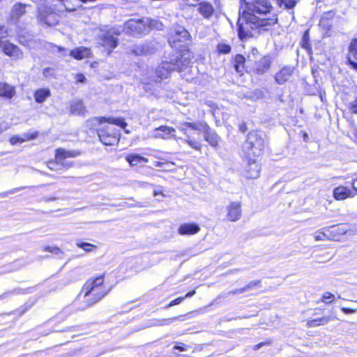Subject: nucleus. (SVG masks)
Listing matches in <instances>:
<instances>
[{
    "label": "nucleus",
    "instance_id": "nucleus-1",
    "mask_svg": "<svg viewBox=\"0 0 357 357\" xmlns=\"http://www.w3.org/2000/svg\"><path fill=\"white\" fill-rule=\"evenodd\" d=\"M276 18L261 17L248 12L243 11L238 21V36L241 39L252 36V31L259 27H266L275 24Z\"/></svg>",
    "mask_w": 357,
    "mask_h": 357
},
{
    "label": "nucleus",
    "instance_id": "nucleus-2",
    "mask_svg": "<svg viewBox=\"0 0 357 357\" xmlns=\"http://www.w3.org/2000/svg\"><path fill=\"white\" fill-rule=\"evenodd\" d=\"M190 58L185 57L184 54L176 61V63L163 62L160 63L154 72V75H151V81L160 82L162 79L168 77L169 73L173 70L182 71L183 66H187L190 63Z\"/></svg>",
    "mask_w": 357,
    "mask_h": 357
},
{
    "label": "nucleus",
    "instance_id": "nucleus-3",
    "mask_svg": "<svg viewBox=\"0 0 357 357\" xmlns=\"http://www.w3.org/2000/svg\"><path fill=\"white\" fill-rule=\"evenodd\" d=\"M103 276H100L93 280H89L84 285L82 292L84 293V296H92L93 297L91 305L96 303L107 294L108 291L103 286Z\"/></svg>",
    "mask_w": 357,
    "mask_h": 357
},
{
    "label": "nucleus",
    "instance_id": "nucleus-4",
    "mask_svg": "<svg viewBox=\"0 0 357 357\" xmlns=\"http://www.w3.org/2000/svg\"><path fill=\"white\" fill-rule=\"evenodd\" d=\"M37 1L38 3L44 1V3L39 4L38 7L37 19L38 22L50 26L57 24L59 21V16L50 5L51 0Z\"/></svg>",
    "mask_w": 357,
    "mask_h": 357
},
{
    "label": "nucleus",
    "instance_id": "nucleus-5",
    "mask_svg": "<svg viewBox=\"0 0 357 357\" xmlns=\"http://www.w3.org/2000/svg\"><path fill=\"white\" fill-rule=\"evenodd\" d=\"M264 147V140L257 132H250L246 142L243 144V150L249 155H259Z\"/></svg>",
    "mask_w": 357,
    "mask_h": 357
},
{
    "label": "nucleus",
    "instance_id": "nucleus-6",
    "mask_svg": "<svg viewBox=\"0 0 357 357\" xmlns=\"http://www.w3.org/2000/svg\"><path fill=\"white\" fill-rule=\"evenodd\" d=\"M252 2L247 3L248 11L260 16L261 17H265L268 14L270 13L272 6L268 0H252Z\"/></svg>",
    "mask_w": 357,
    "mask_h": 357
},
{
    "label": "nucleus",
    "instance_id": "nucleus-7",
    "mask_svg": "<svg viewBox=\"0 0 357 357\" xmlns=\"http://www.w3.org/2000/svg\"><path fill=\"white\" fill-rule=\"evenodd\" d=\"M190 35L189 32L181 26H176L171 33L169 43H174L176 41H186L189 40Z\"/></svg>",
    "mask_w": 357,
    "mask_h": 357
},
{
    "label": "nucleus",
    "instance_id": "nucleus-8",
    "mask_svg": "<svg viewBox=\"0 0 357 357\" xmlns=\"http://www.w3.org/2000/svg\"><path fill=\"white\" fill-rule=\"evenodd\" d=\"M175 132L174 128L161 126L153 130L152 137L155 139H168L171 137L175 138Z\"/></svg>",
    "mask_w": 357,
    "mask_h": 357
},
{
    "label": "nucleus",
    "instance_id": "nucleus-9",
    "mask_svg": "<svg viewBox=\"0 0 357 357\" xmlns=\"http://www.w3.org/2000/svg\"><path fill=\"white\" fill-rule=\"evenodd\" d=\"M124 30L130 34H138L146 30L145 25L141 20H130L125 24Z\"/></svg>",
    "mask_w": 357,
    "mask_h": 357
},
{
    "label": "nucleus",
    "instance_id": "nucleus-10",
    "mask_svg": "<svg viewBox=\"0 0 357 357\" xmlns=\"http://www.w3.org/2000/svg\"><path fill=\"white\" fill-rule=\"evenodd\" d=\"M294 73V68L287 66L282 67L275 75V80L278 84H284L291 77Z\"/></svg>",
    "mask_w": 357,
    "mask_h": 357
},
{
    "label": "nucleus",
    "instance_id": "nucleus-11",
    "mask_svg": "<svg viewBox=\"0 0 357 357\" xmlns=\"http://www.w3.org/2000/svg\"><path fill=\"white\" fill-rule=\"evenodd\" d=\"M2 49L4 54L14 60H18L23 58V52L17 45L10 43H5L2 46Z\"/></svg>",
    "mask_w": 357,
    "mask_h": 357
},
{
    "label": "nucleus",
    "instance_id": "nucleus-12",
    "mask_svg": "<svg viewBox=\"0 0 357 357\" xmlns=\"http://www.w3.org/2000/svg\"><path fill=\"white\" fill-rule=\"evenodd\" d=\"M271 59L268 56H264L257 60L254 61V68L255 72L261 75L266 72L271 67Z\"/></svg>",
    "mask_w": 357,
    "mask_h": 357
},
{
    "label": "nucleus",
    "instance_id": "nucleus-13",
    "mask_svg": "<svg viewBox=\"0 0 357 357\" xmlns=\"http://www.w3.org/2000/svg\"><path fill=\"white\" fill-rule=\"evenodd\" d=\"M241 216V204L238 202H231L227 206V219L235 222L240 219Z\"/></svg>",
    "mask_w": 357,
    "mask_h": 357
},
{
    "label": "nucleus",
    "instance_id": "nucleus-14",
    "mask_svg": "<svg viewBox=\"0 0 357 357\" xmlns=\"http://www.w3.org/2000/svg\"><path fill=\"white\" fill-rule=\"evenodd\" d=\"M93 122L96 123L98 124H101L102 123L107 122L111 124H114L118 126L121 127L122 128H125L127 126V123L125 122L123 118H113V117H98L94 118L91 120Z\"/></svg>",
    "mask_w": 357,
    "mask_h": 357
},
{
    "label": "nucleus",
    "instance_id": "nucleus-15",
    "mask_svg": "<svg viewBox=\"0 0 357 357\" xmlns=\"http://www.w3.org/2000/svg\"><path fill=\"white\" fill-rule=\"evenodd\" d=\"M200 230L198 225L195 223H184L180 225L178 232L180 235H193Z\"/></svg>",
    "mask_w": 357,
    "mask_h": 357
},
{
    "label": "nucleus",
    "instance_id": "nucleus-16",
    "mask_svg": "<svg viewBox=\"0 0 357 357\" xmlns=\"http://www.w3.org/2000/svg\"><path fill=\"white\" fill-rule=\"evenodd\" d=\"M354 195L351 190L342 185L335 188L333 190L334 198L337 200H344L348 197H353Z\"/></svg>",
    "mask_w": 357,
    "mask_h": 357
},
{
    "label": "nucleus",
    "instance_id": "nucleus-17",
    "mask_svg": "<svg viewBox=\"0 0 357 357\" xmlns=\"http://www.w3.org/2000/svg\"><path fill=\"white\" fill-rule=\"evenodd\" d=\"M70 54L77 60H82L91 56V50L84 47H77L70 51Z\"/></svg>",
    "mask_w": 357,
    "mask_h": 357
},
{
    "label": "nucleus",
    "instance_id": "nucleus-18",
    "mask_svg": "<svg viewBox=\"0 0 357 357\" xmlns=\"http://www.w3.org/2000/svg\"><path fill=\"white\" fill-rule=\"evenodd\" d=\"M198 10H199V13L204 18H206V19L210 18L214 13V9H213V6L210 3L205 2V1L201 2L199 4Z\"/></svg>",
    "mask_w": 357,
    "mask_h": 357
},
{
    "label": "nucleus",
    "instance_id": "nucleus-19",
    "mask_svg": "<svg viewBox=\"0 0 357 357\" xmlns=\"http://www.w3.org/2000/svg\"><path fill=\"white\" fill-rule=\"evenodd\" d=\"M26 5L20 3H15L10 12V18L13 20H18L26 13Z\"/></svg>",
    "mask_w": 357,
    "mask_h": 357
},
{
    "label": "nucleus",
    "instance_id": "nucleus-20",
    "mask_svg": "<svg viewBox=\"0 0 357 357\" xmlns=\"http://www.w3.org/2000/svg\"><path fill=\"white\" fill-rule=\"evenodd\" d=\"M15 94V87L5 82H0V96L11 98Z\"/></svg>",
    "mask_w": 357,
    "mask_h": 357
},
{
    "label": "nucleus",
    "instance_id": "nucleus-21",
    "mask_svg": "<svg viewBox=\"0 0 357 357\" xmlns=\"http://www.w3.org/2000/svg\"><path fill=\"white\" fill-rule=\"evenodd\" d=\"M38 133H25L22 136L15 135L10 139V142L12 145H15L17 143H23L26 141L34 139L37 137Z\"/></svg>",
    "mask_w": 357,
    "mask_h": 357
},
{
    "label": "nucleus",
    "instance_id": "nucleus-22",
    "mask_svg": "<svg viewBox=\"0 0 357 357\" xmlns=\"http://www.w3.org/2000/svg\"><path fill=\"white\" fill-rule=\"evenodd\" d=\"M259 176V166L255 160L249 161L247 168V176L250 178H257Z\"/></svg>",
    "mask_w": 357,
    "mask_h": 357
},
{
    "label": "nucleus",
    "instance_id": "nucleus-23",
    "mask_svg": "<svg viewBox=\"0 0 357 357\" xmlns=\"http://www.w3.org/2000/svg\"><path fill=\"white\" fill-rule=\"evenodd\" d=\"M126 160L131 166H135L142 163H146L149 161L148 158L142 157L138 154L128 155Z\"/></svg>",
    "mask_w": 357,
    "mask_h": 357
},
{
    "label": "nucleus",
    "instance_id": "nucleus-24",
    "mask_svg": "<svg viewBox=\"0 0 357 357\" xmlns=\"http://www.w3.org/2000/svg\"><path fill=\"white\" fill-rule=\"evenodd\" d=\"M78 155V153L72 152L70 151H66L63 149H59L56 151V161L61 162L63 160L67 158L75 157Z\"/></svg>",
    "mask_w": 357,
    "mask_h": 357
},
{
    "label": "nucleus",
    "instance_id": "nucleus-25",
    "mask_svg": "<svg viewBox=\"0 0 357 357\" xmlns=\"http://www.w3.org/2000/svg\"><path fill=\"white\" fill-rule=\"evenodd\" d=\"M51 95L48 89H40L36 91L34 94L35 100L38 103L43 102Z\"/></svg>",
    "mask_w": 357,
    "mask_h": 357
},
{
    "label": "nucleus",
    "instance_id": "nucleus-26",
    "mask_svg": "<svg viewBox=\"0 0 357 357\" xmlns=\"http://www.w3.org/2000/svg\"><path fill=\"white\" fill-rule=\"evenodd\" d=\"M70 112L73 114H83L85 112V107L82 100H74L70 105Z\"/></svg>",
    "mask_w": 357,
    "mask_h": 357
},
{
    "label": "nucleus",
    "instance_id": "nucleus-27",
    "mask_svg": "<svg viewBox=\"0 0 357 357\" xmlns=\"http://www.w3.org/2000/svg\"><path fill=\"white\" fill-rule=\"evenodd\" d=\"M182 125L191 128L193 130L207 132L210 130L209 126L204 122L199 123H190V122H184Z\"/></svg>",
    "mask_w": 357,
    "mask_h": 357
},
{
    "label": "nucleus",
    "instance_id": "nucleus-28",
    "mask_svg": "<svg viewBox=\"0 0 357 357\" xmlns=\"http://www.w3.org/2000/svg\"><path fill=\"white\" fill-rule=\"evenodd\" d=\"M102 45L105 47L114 48L117 45V38L107 33L102 39Z\"/></svg>",
    "mask_w": 357,
    "mask_h": 357
},
{
    "label": "nucleus",
    "instance_id": "nucleus-29",
    "mask_svg": "<svg viewBox=\"0 0 357 357\" xmlns=\"http://www.w3.org/2000/svg\"><path fill=\"white\" fill-rule=\"evenodd\" d=\"M245 59L243 56L238 54L234 59V68L237 73H242L244 69Z\"/></svg>",
    "mask_w": 357,
    "mask_h": 357
},
{
    "label": "nucleus",
    "instance_id": "nucleus-30",
    "mask_svg": "<svg viewBox=\"0 0 357 357\" xmlns=\"http://www.w3.org/2000/svg\"><path fill=\"white\" fill-rule=\"evenodd\" d=\"M206 133L205 139L212 146H217L219 142V137L217 134L213 132H210L209 130L207 132H204Z\"/></svg>",
    "mask_w": 357,
    "mask_h": 357
},
{
    "label": "nucleus",
    "instance_id": "nucleus-31",
    "mask_svg": "<svg viewBox=\"0 0 357 357\" xmlns=\"http://www.w3.org/2000/svg\"><path fill=\"white\" fill-rule=\"evenodd\" d=\"M347 57L357 59V38H354L351 41Z\"/></svg>",
    "mask_w": 357,
    "mask_h": 357
},
{
    "label": "nucleus",
    "instance_id": "nucleus-32",
    "mask_svg": "<svg viewBox=\"0 0 357 357\" xmlns=\"http://www.w3.org/2000/svg\"><path fill=\"white\" fill-rule=\"evenodd\" d=\"M98 135L100 140L105 145H112L116 139L114 137L106 135L102 132H98Z\"/></svg>",
    "mask_w": 357,
    "mask_h": 357
},
{
    "label": "nucleus",
    "instance_id": "nucleus-33",
    "mask_svg": "<svg viewBox=\"0 0 357 357\" xmlns=\"http://www.w3.org/2000/svg\"><path fill=\"white\" fill-rule=\"evenodd\" d=\"M331 321L330 317H324L317 319L309 321L307 325L310 327L317 326L321 324H326Z\"/></svg>",
    "mask_w": 357,
    "mask_h": 357
},
{
    "label": "nucleus",
    "instance_id": "nucleus-34",
    "mask_svg": "<svg viewBox=\"0 0 357 357\" xmlns=\"http://www.w3.org/2000/svg\"><path fill=\"white\" fill-rule=\"evenodd\" d=\"M335 295L329 291L325 292L321 297L319 302L324 303L326 304H330L335 301ZM319 301H317V303Z\"/></svg>",
    "mask_w": 357,
    "mask_h": 357
},
{
    "label": "nucleus",
    "instance_id": "nucleus-35",
    "mask_svg": "<svg viewBox=\"0 0 357 357\" xmlns=\"http://www.w3.org/2000/svg\"><path fill=\"white\" fill-rule=\"evenodd\" d=\"M179 317H174L169 318V319H159V320H158L157 323H156V324H155L154 325H155V326H162L168 325V324H169L172 321L179 319Z\"/></svg>",
    "mask_w": 357,
    "mask_h": 357
},
{
    "label": "nucleus",
    "instance_id": "nucleus-36",
    "mask_svg": "<svg viewBox=\"0 0 357 357\" xmlns=\"http://www.w3.org/2000/svg\"><path fill=\"white\" fill-rule=\"evenodd\" d=\"M277 3L281 6L284 5L287 8H292L295 4V0H275Z\"/></svg>",
    "mask_w": 357,
    "mask_h": 357
},
{
    "label": "nucleus",
    "instance_id": "nucleus-37",
    "mask_svg": "<svg viewBox=\"0 0 357 357\" xmlns=\"http://www.w3.org/2000/svg\"><path fill=\"white\" fill-rule=\"evenodd\" d=\"M43 250L51 252L56 255H59L62 253V251L60 250V248L56 246H45L43 247Z\"/></svg>",
    "mask_w": 357,
    "mask_h": 357
},
{
    "label": "nucleus",
    "instance_id": "nucleus-38",
    "mask_svg": "<svg viewBox=\"0 0 357 357\" xmlns=\"http://www.w3.org/2000/svg\"><path fill=\"white\" fill-rule=\"evenodd\" d=\"M217 49L220 53L228 54L231 52V47L227 44H219L217 46Z\"/></svg>",
    "mask_w": 357,
    "mask_h": 357
},
{
    "label": "nucleus",
    "instance_id": "nucleus-39",
    "mask_svg": "<svg viewBox=\"0 0 357 357\" xmlns=\"http://www.w3.org/2000/svg\"><path fill=\"white\" fill-rule=\"evenodd\" d=\"M347 108L351 113L357 114V96L353 101L349 102Z\"/></svg>",
    "mask_w": 357,
    "mask_h": 357
},
{
    "label": "nucleus",
    "instance_id": "nucleus-40",
    "mask_svg": "<svg viewBox=\"0 0 357 357\" xmlns=\"http://www.w3.org/2000/svg\"><path fill=\"white\" fill-rule=\"evenodd\" d=\"M146 52H147V49H146V46L144 45H137L135 47V49L133 50V52L137 55H141V54H145V53H146Z\"/></svg>",
    "mask_w": 357,
    "mask_h": 357
},
{
    "label": "nucleus",
    "instance_id": "nucleus-41",
    "mask_svg": "<svg viewBox=\"0 0 357 357\" xmlns=\"http://www.w3.org/2000/svg\"><path fill=\"white\" fill-rule=\"evenodd\" d=\"M77 245L86 252H91L92 250V248H96V246L88 243H77Z\"/></svg>",
    "mask_w": 357,
    "mask_h": 357
},
{
    "label": "nucleus",
    "instance_id": "nucleus-42",
    "mask_svg": "<svg viewBox=\"0 0 357 357\" xmlns=\"http://www.w3.org/2000/svg\"><path fill=\"white\" fill-rule=\"evenodd\" d=\"M314 238L316 241H324L325 239L328 238V235L326 234L324 232L318 231L314 233Z\"/></svg>",
    "mask_w": 357,
    "mask_h": 357
},
{
    "label": "nucleus",
    "instance_id": "nucleus-43",
    "mask_svg": "<svg viewBox=\"0 0 357 357\" xmlns=\"http://www.w3.org/2000/svg\"><path fill=\"white\" fill-rule=\"evenodd\" d=\"M259 284H260V281H252L243 287L245 289V291H247L254 289L255 287L259 286Z\"/></svg>",
    "mask_w": 357,
    "mask_h": 357
},
{
    "label": "nucleus",
    "instance_id": "nucleus-44",
    "mask_svg": "<svg viewBox=\"0 0 357 357\" xmlns=\"http://www.w3.org/2000/svg\"><path fill=\"white\" fill-rule=\"evenodd\" d=\"M258 54V50L257 49H252L251 53L248 56V61L254 62L255 60L259 59L257 58Z\"/></svg>",
    "mask_w": 357,
    "mask_h": 357
},
{
    "label": "nucleus",
    "instance_id": "nucleus-45",
    "mask_svg": "<svg viewBox=\"0 0 357 357\" xmlns=\"http://www.w3.org/2000/svg\"><path fill=\"white\" fill-rule=\"evenodd\" d=\"M185 142L192 148L196 150H200V146L195 141H192L188 137V139H185Z\"/></svg>",
    "mask_w": 357,
    "mask_h": 357
},
{
    "label": "nucleus",
    "instance_id": "nucleus-46",
    "mask_svg": "<svg viewBox=\"0 0 357 357\" xmlns=\"http://www.w3.org/2000/svg\"><path fill=\"white\" fill-rule=\"evenodd\" d=\"M185 299V297H178L172 301H171L167 306H166V308H169L170 307H172L176 305L180 304L183 300Z\"/></svg>",
    "mask_w": 357,
    "mask_h": 357
},
{
    "label": "nucleus",
    "instance_id": "nucleus-47",
    "mask_svg": "<svg viewBox=\"0 0 357 357\" xmlns=\"http://www.w3.org/2000/svg\"><path fill=\"white\" fill-rule=\"evenodd\" d=\"M75 79L77 83H84L86 81L85 76L82 73L76 74Z\"/></svg>",
    "mask_w": 357,
    "mask_h": 357
},
{
    "label": "nucleus",
    "instance_id": "nucleus-48",
    "mask_svg": "<svg viewBox=\"0 0 357 357\" xmlns=\"http://www.w3.org/2000/svg\"><path fill=\"white\" fill-rule=\"evenodd\" d=\"M243 292H245V291L244 287H242V288L235 289L234 290H231V291H229L227 293V294H228V296H231V295L242 294Z\"/></svg>",
    "mask_w": 357,
    "mask_h": 357
},
{
    "label": "nucleus",
    "instance_id": "nucleus-49",
    "mask_svg": "<svg viewBox=\"0 0 357 357\" xmlns=\"http://www.w3.org/2000/svg\"><path fill=\"white\" fill-rule=\"evenodd\" d=\"M54 69L51 68H45L43 70V75L46 77H50L53 75Z\"/></svg>",
    "mask_w": 357,
    "mask_h": 357
},
{
    "label": "nucleus",
    "instance_id": "nucleus-50",
    "mask_svg": "<svg viewBox=\"0 0 357 357\" xmlns=\"http://www.w3.org/2000/svg\"><path fill=\"white\" fill-rule=\"evenodd\" d=\"M341 310L345 313V314H351V313H355L356 312L357 310L356 309H351V308H347V307H342L341 308Z\"/></svg>",
    "mask_w": 357,
    "mask_h": 357
},
{
    "label": "nucleus",
    "instance_id": "nucleus-51",
    "mask_svg": "<svg viewBox=\"0 0 357 357\" xmlns=\"http://www.w3.org/2000/svg\"><path fill=\"white\" fill-rule=\"evenodd\" d=\"M352 58H350V57H347V63L349 65L351 66V67L355 69V70H357V62H354L351 60Z\"/></svg>",
    "mask_w": 357,
    "mask_h": 357
},
{
    "label": "nucleus",
    "instance_id": "nucleus-52",
    "mask_svg": "<svg viewBox=\"0 0 357 357\" xmlns=\"http://www.w3.org/2000/svg\"><path fill=\"white\" fill-rule=\"evenodd\" d=\"M6 36V29L3 26H0V39L4 38Z\"/></svg>",
    "mask_w": 357,
    "mask_h": 357
},
{
    "label": "nucleus",
    "instance_id": "nucleus-53",
    "mask_svg": "<svg viewBox=\"0 0 357 357\" xmlns=\"http://www.w3.org/2000/svg\"><path fill=\"white\" fill-rule=\"evenodd\" d=\"M8 128V126L6 123H1L0 124V134L2 133L3 131L7 130Z\"/></svg>",
    "mask_w": 357,
    "mask_h": 357
},
{
    "label": "nucleus",
    "instance_id": "nucleus-54",
    "mask_svg": "<svg viewBox=\"0 0 357 357\" xmlns=\"http://www.w3.org/2000/svg\"><path fill=\"white\" fill-rule=\"evenodd\" d=\"M266 344H270L269 342H260L256 345L254 346V350H258L259 349H260L262 346Z\"/></svg>",
    "mask_w": 357,
    "mask_h": 357
},
{
    "label": "nucleus",
    "instance_id": "nucleus-55",
    "mask_svg": "<svg viewBox=\"0 0 357 357\" xmlns=\"http://www.w3.org/2000/svg\"><path fill=\"white\" fill-rule=\"evenodd\" d=\"M248 128L245 125V123H241L240 126H239V130L242 132H245L246 130H247Z\"/></svg>",
    "mask_w": 357,
    "mask_h": 357
},
{
    "label": "nucleus",
    "instance_id": "nucleus-56",
    "mask_svg": "<svg viewBox=\"0 0 357 357\" xmlns=\"http://www.w3.org/2000/svg\"><path fill=\"white\" fill-rule=\"evenodd\" d=\"M195 293H196L195 290L189 291L188 294H185V296L184 297H185V298H188V297H192V296H194L195 294Z\"/></svg>",
    "mask_w": 357,
    "mask_h": 357
},
{
    "label": "nucleus",
    "instance_id": "nucleus-57",
    "mask_svg": "<svg viewBox=\"0 0 357 357\" xmlns=\"http://www.w3.org/2000/svg\"><path fill=\"white\" fill-rule=\"evenodd\" d=\"M174 349L179 350L180 351H185L186 349L183 346H174Z\"/></svg>",
    "mask_w": 357,
    "mask_h": 357
},
{
    "label": "nucleus",
    "instance_id": "nucleus-58",
    "mask_svg": "<svg viewBox=\"0 0 357 357\" xmlns=\"http://www.w3.org/2000/svg\"><path fill=\"white\" fill-rule=\"evenodd\" d=\"M153 22H155L154 24H151V25L153 26V27H155L157 29H160L162 26L161 24H160V25L158 26V22L156 21H153Z\"/></svg>",
    "mask_w": 357,
    "mask_h": 357
},
{
    "label": "nucleus",
    "instance_id": "nucleus-59",
    "mask_svg": "<svg viewBox=\"0 0 357 357\" xmlns=\"http://www.w3.org/2000/svg\"><path fill=\"white\" fill-rule=\"evenodd\" d=\"M165 165V163L161 162H155V166L157 167H162V165Z\"/></svg>",
    "mask_w": 357,
    "mask_h": 357
},
{
    "label": "nucleus",
    "instance_id": "nucleus-60",
    "mask_svg": "<svg viewBox=\"0 0 357 357\" xmlns=\"http://www.w3.org/2000/svg\"><path fill=\"white\" fill-rule=\"evenodd\" d=\"M356 182H357V178L354 181V182L352 183V188H353L354 190L357 191Z\"/></svg>",
    "mask_w": 357,
    "mask_h": 357
},
{
    "label": "nucleus",
    "instance_id": "nucleus-61",
    "mask_svg": "<svg viewBox=\"0 0 357 357\" xmlns=\"http://www.w3.org/2000/svg\"><path fill=\"white\" fill-rule=\"evenodd\" d=\"M179 129L185 134V128L181 127Z\"/></svg>",
    "mask_w": 357,
    "mask_h": 357
},
{
    "label": "nucleus",
    "instance_id": "nucleus-62",
    "mask_svg": "<svg viewBox=\"0 0 357 357\" xmlns=\"http://www.w3.org/2000/svg\"><path fill=\"white\" fill-rule=\"evenodd\" d=\"M158 195V192L154 191V196H157Z\"/></svg>",
    "mask_w": 357,
    "mask_h": 357
},
{
    "label": "nucleus",
    "instance_id": "nucleus-63",
    "mask_svg": "<svg viewBox=\"0 0 357 357\" xmlns=\"http://www.w3.org/2000/svg\"><path fill=\"white\" fill-rule=\"evenodd\" d=\"M304 137L307 138V135L306 133L304 135Z\"/></svg>",
    "mask_w": 357,
    "mask_h": 357
},
{
    "label": "nucleus",
    "instance_id": "nucleus-64",
    "mask_svg": "<svg viewBox=\"0 0 357 357\" xmlns=\"http://www.w3.org/2000/svg\"><path fill=\"white\" fill-rule=\"evenodd\" d=\"M59 50H63V49L62 47H59Z\"/></svg>",
    "mask_w": 357,
    "mask_h": 357
}]
</instances>
